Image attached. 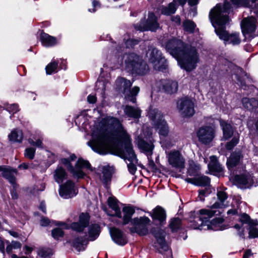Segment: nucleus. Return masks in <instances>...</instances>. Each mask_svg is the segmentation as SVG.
I'll use <instances>...</instances> for the list:
<instances>
[{
  "label": "nucleus",
  "mask_w": 258,
  "mask_h": 258,
  "mask_svg": "<svg viewBox=\"0 0 258 258\" xmlns=\"http://www.w3.org/2000/svg\"><path fill=\"white\" fill-rule=\"evenodd\" d=\"M38 254L42 258H50L52 254V250L49 248H41L38 250Z\"/></svg>",
  "instance_id": "45"
},
{
  "label": "nucleus",
  "mask_w": 258,
  "mask_h": 258,
  "mask_svg": "<svg viewBox=\"0 0 258 258\" xmlns=\"http://www.w3.org/2000/svg\"><path fill=\"white\" fill-rule=\"evenodd\" d=\"M150 215L153 219L158 221L160 225L166 223V214L165 211H152Z\"/></svg>",
  "instance_id": "30"
},
{
  "label": "nucleus",
  "mask_w": 258,
  "mask_h": 258,
  "mask_svg": "<svg viewBox=\"0 0 258 258\" xmlns=\"http://www.w3.org/2000/svg\"><path fill=\"white\" fill-rule=\"evenodd\" d=\"M124 63L125 70L133 74L144 75L149 71L147 64L135 53L126 54L124 56Z\"/></svg>",
  "instance_id": "4"
},
{
  "label": "nucleus",
  "mask_w": 258,
  "mask_h": 258,
  "mask_svg": "<svg viewBox=\"0 0 258 258\" xmlns=\"http://www.w3.org/2000/svg\"><path fill=\"white\" fill-rule=\"evenodd\" d=\"M57 62L55 61H52L48 64L45 68L46 74L47 75H51L52 73L57 72Z\"/></svg>",
  "instance_id": "48"
},
{
  "label": "nucleus",
  "mask_w": 258,
  "mask_h": 258,
  "mask_svg": "<svg viewBox=\"0 0 258 258\" xmlns=\"http://www.w3.org/2000/svg\"><path fill=\"white\" fill-rule=\"evenodd\" d=\"M148 115L158 130L161 138L166 137L169 133V128L166 122L163 119L161 112L156 108H150Z\"/></svg>",
  "instance_id": "6"
},
{
  "label": "nucleus",
  "mask_w": 258,
  "mask_h": 258,
  "mask_svg": "<svg viewBox=\"0 0 258 258\" xmlns=\"http://www.w3.org/2000/svg\"><path fill=\"white\" fill-rule=\"evenodd\" d=\"M252 256V253L251 252V250L247 249L245 251L243 255V258H250Z\"/></svg>",
  "instance_id": "59"
},
{
  "label": "nucleus",
  "mask_w": 258,
  "mask_h": 258,
  "mask_svg": "<svg viewBox=\"0 0 258 258\" xmlns=\"http://www.w3.org/2000/svg\"><path fill=\"white\" fill-rule=\"evenodd\" d=\"M6 109L13 113H16L19 110V106L16 104H8L6 106Z\"/></svg>",
  "instance_id": "53"
},
{
  "label": "nucleus",
  "mask_w": 258,
  "mask_h": 258,
  "mask_svg": "<svg viewBox=\"0 0 258 258\" xmlns=\"http://www.w3.org/2000/svg\"><path fill=\"white\" fill-rule=\"evenodd\" d=\"M249 237L250 238L258 237V222L256 221V224L253 225L250 224L249 225Z\"/></svg>",
  "instance_id": "46"
},
{
  "label": "nucleus",
  "mask_w": 258,
  "mask_h": 258,
  "mask_svg": "<svg viewBox=\"0 0 258 258\" xmlns=\"http://www.w3.org/2000/svg\"><path fill=\"white\" fill-rule=\"evenodd\" d=\"M35 152V150L34 148H27L25 150V156L30 159H32L34 157Z\"/></svg>",
  "instance_id": "52"
},
{
  "label": "nucleus",
  "mask_w": 258,
  "mask_h": 258,
  "mask_svg": "<svg viewBox=\"0 0 258 258\" xmlns=\"http://www.w3.org/2000/svg\"><path fill=\"white\" fill-rule=\"evenodd\" d=\"M168 163L172 167L183 169L185 167V160L180 151L173 149L165 151Z\"/></svg>",
  "instance_id": "9"
},
{
  "label": "nucleus",
  "mask_w": 258,
  "mask_h": 258,
  "mask_svg": "<svg viewBox=\"0 0 258 258\" xmlns=\"http://www.w3.org/2000/svg\"><path fill=\"white\" fill-rule=\"evenodd\" d=\"M50 223V220L47 218H43L40 221V225L42 226H46Z\"/></svg>",
  "instance_id": "56"
},
{
  "label": "nucleus",
  "mask_w": 258,
  "mask_h": 258,
  "mask_svg": "<svg viewBox=\"0 0 258 258\" xmlns=\"http://www.w3.org/2000/svg\"><path fill=\"white\" fill-rule=\"evenodd\" d=\"M137 43V41L136 40H128L126 42V45L127 47H129V45L131 44V46L134 45Z\"/></svg>",
  "instance_id": "62"
},
{
  "label": "nucleus",
  "mask_w": 258,
  "mask_h": 258,
  "mask_svg": "<svg viewBox=\"0 0 258 258\" xmlns=\"http://www.w3.org/2000/svg\"><path fill=\"white\" fill-rule=\"evenodd\" d=\"M185 181L200 186H208L210 184V179L209 177L205 175L198 176L195 178H187Z\"/></svg>",
  "instance_id": "22"
},
{
  "label": "nucleus",
  "mask_w": 258,
  "mask_h": 258,
  "mask_svg": "<svg viewBox=\"0 0 258 258\" xmlns=\"http://www.w3.org/2000/svg\"><path fill=\"white\" fill-rule=\"evenodd\" d=\"M242 102L243 106L248 110H251L257 105V101L254 98H243Z\"/></svg>",
  "instance_id": "40"
},
{
  "label": "nucleus",
  "mask_w": 258,
  "mask_h": 258,
  "mask_svg": "<svg viewBox=\"0 0 258 258\" xmlns=\"http://www.w3.org/2000/svg\"><path fill=\"white\" fill-rule=\"evenodd\" d=\"M96 87H98V90L100 89L104 92L106 88L105 82L103 81H98L96 82Z\"/></svg>",
  "instance_id": "54"
},
{
  "label": "nucleus",
  "mask_w": 258,
  "mask_h": 258,
  "mask_svg": "<svg viewBox=\"0 0 258 258\" xmlns=\"http://www.w3.org/2000/svg\"><path fill=\"white\" fill-rule=\"evenodd\" d=\"M200 169V167L199 165H194V166H192V165H190V167L188 169V173L190 176L195 175L197 174Z\"/></svg>",
  "instance_id": "51"
},
{
  "label": "nucleus",
  "mask_w": 258,
  "mask_h": 258,
  "mask_svg": "<svg viewBox=\"0 0 258 258\" xmlns=\"http://www.w3.org/2000/svg\"><path fill=\"white\" fill-rule=\"evenodd\" d=\"M239 221L242 224H246L249 226L250 224L256 225V220H252L249 216L246 213H242L239 216Z\"/></svg>",
  "instance_id": "42"
},
{
  "label": "nucleus",
  "mask_w": 258,
  "mask_h": 258,
  "mask_svg": "<svg viewBox=\"0 0 258 258\" xmlns=\"http://www.w3.org/2000/svg\"><path fill=\"white\" fill-rule=\"evenodd\" d=\"M40 40L42 44L45 47H51L57 43V40L55 37L51 36L44 32L41 33Z\"/></svg>",
  "instance_id": "26"
},
{
  "label": "nucleus",
  "mask_w": 258,
  "mask_h": 258,
  "mask_svg": "<svg viewBox=\"0 0 258 258\" xmlns=\"http://www.w3.org/2000/svg\"><path fill=\"white\" fill-rule=\"evenodd\" d=\"M149 165L150 167V168L151 169H152L153 170H155L157 169V167H156V165L153 160H149Z\"/></svg>",
  "instance_id": "63"
},
{
  "label": "nucleus",
  "mask_w": 258,
  "mask_h": 258,
  "mask_svg": "<svg viewBox=\"0 0 258 258\" xmlns=\"http://www.w3.org/2000/svg\"><path fill=\"white\" fill-rule=\"evenodd\" d=\"M217 195L218 200L212 205L211 208L213 209L226 208L227 204L225 203V201L227 199V194L224 191L218 190Z\"/></svg>",
  "instance_id": "23"
},
{
  "label": "nucleus",
  "mask_w": 258,
  "mask_h": 258,
  "mask_svg": "<svg viewBox=\"0 0 258 258\" xmlns=\"http://www.w3.org/2000/svg\"><path fill=\"white\" fill-rule=\"evenodd\" d=\"M88 243V241L86 237H78L75 239L73 242V246L78 251L85 250Z\"/></svg>",
  "instance_id": "34"
},
{
  "label": "nucleus",
  "mask_w": 258,
  "mask_h": 258,
  "mask_svg": "<svg viewBox=\"0 0 258 258\" xmlns=\"http://www.w3.org/2000/svg\"><path fill=\"white\" fill-rule=\"evenodd\" d=\"M231 9V4L228 2H225L223 6L220 4H217L211 10L209 19L215 28V32L219 38L223 40L225 44H231L235 45L240 42L239 34H229L223 29V27L229 21L228 14Z\"/></svg>",
  "instance_id": "2"
},
{
  "label": "nucleus",
  "mask_w": 258,
  "mask_h": 258,
  "mask_svg": "<svg viewBox=\"0 0 258 258\" xmlns=\"http://www.w3.org/2000/svg\"><path fill=\"white\" fill-rule=\"evenodd\" d=\"M91 136L92 140L87 144L94 151L105 154L113 151L115 155L130 162L128 171L135 173L137 159L132 139L118 119L109 116L102 118L94 125Z\"/></svg>",
  "instance_id": "1"
},
{
  "label": "nucleus",
  "mask_w": 258,
  "mask_h": 258,
  "mask_svg": "<svg viewBox=\"0 0 258 258\" xmlns=\"http://www.w3.org/2000/svg\"><path fill=\"white\" fill-rule=\"evenodd\" d=\"M13 249V246L11 244H9L6 247V251L8 253L10 254L12 252Z\"/></svg>",
  "instance_id": "64"
},
{
  "label": "nucleus",
  "mask_w": 258,
  "mask_h": 258,
  "mask_svg": "<svg viewBox=\"0 0 258 258\" xmlns=\"http://www.w3.org/2000/svg\"><path fill=\"white\" fill-rule=\"evenodd\" d=\"M196 26L194 22L189 20H185L183 23L184 30L190 33L194 32Z\"/></svg>",
  "instance_id": "47"
},
{
  "label": "nucleus",
  "mask_w": 258,
  "mask_h": 258,
  "mask_svg": "<svg viewBox=\"0 0 258 258\" xmlns=\"http://www.w3.org/2000/svg\"><path fill=\"white\" fill-rule=\"evenodd\" d=\"M169 226L173 232L177 231L181 226L180 219L178 218H175L171 219Z\"/></svg>",
  "instance_id": "44"
},
{
  "label": "nucleus",
  "mask_w": 258,
  "mask_h": 258,
  "mask_svg": "<svg viewBox=\"0 0 258 258\" xmlns=\"http://www.w3.org/2000/svg\"><path fill=\"white\" fill-rule=\"evenodd\" d=\"M54 180L58 183H61L67 177L65 170L61 167H58L53 173Z\"/></svg>",
  "instance_id": "29"
},
{
  "label": "nucleus",
  "mask_w": 258,
  "mask_h": 258,
  "mask_svg": "<svg viewBox=\"0 0 258 258\" xmlns=\"http://www.w3.org/2000/svg\"><path fill=\"white\" fill-rule=\"evenodd\" d=\"M134 225L130 228L132 233H137L139 235H146L148 233V225H149L150 220L146 217H141L140 219L135 218L131 221Z\"/></svg>",
  "instance_id": "11"
},
{
  "label": "nucleus",
  "mask_w": 258,
  "mask_h": 258,
  "mask_svg": "<svg viewBox=\"0 0 258 258\" xmlns=\"http://www.w3.org/2000/svg\"><path fill=\"white\" fill-rule=\"evenodd\" d=\"M220 211H199L198 218L203 222H206L214 217L210 221L212 229L217 230L216 227L224 222V218L220 215Z\"/></svg>",
  "instance_id": "8"
},
{
  "label": "nucleus",
  "mask_w": 258,
  "mask_h": 258,
  "mask_svg": "<svg viewBox=\"0 0 258 258\" xmlns=\"http://www.w3.org/2000/svg\"><path fill=\"white\" fill-rule=\"evenodd\" d=\"M76 158L75 154H72L70 156V158L61 159V163L66 166L74 177L82 178L84 177L85 174L81 170V168H86L91 169V165L87 161L79 159L76 164L75 168H74L70 162L71 161L75 160Z\"/></svg>",
  "instance_id": "5"
},
{
  "label": "nucleus",
  "mask_w": 258,
  "mask_h": 258,
  "mask_svg": "<svg viewBox=\"0 0 258 258\" xmlns=\"http://www.w3.org/2000/svg\"><path fill=\"white\" fill-rule=\"evenodd\" d=\"M138 145L139 148L143 151L145 152L149 159V156L152 154V150L154 148V145L151 142H147L142 139H139L138 141Z\"/></svg>",
  "instance_id": "27"
},
{
  "label": "nucleus",
  "mask_w": 258,
  "mask_h": 258,
  "mask_svg": "<svg viewBox=\"0 0 258 258\" xmlns=\"http://www.w3.org/2000/svg\"><path fill=\"white\" fill-rule=\"evenodd\" d=\"M171 20L178 25L180 23V18L178 15L171 17Z\"/></svg>",
  "instance_id": "61"
},
{
  "label": "nucleus",
  "mask_w": 258,
  "mask_h": 258,
  "mask_svg": "<svg viewBox=\"0 0 258 258\" xmlns=\"http://www.w3.org/2000/svg\"><path fill=\"white\" fill-rule=\"evenodd\" d=\"M207 190H199V198L201 201H204V197L206 195Z\"/></svg>",
  "instance_id": "60"
},
{
  "label": "nucleus",
  "mask_w": 258,
  "mask_h": 258,
  "mask_svg": "<svg viewBox=\"0 0 258 258\" xmlns=\"http://www.w3.org/2000/svg\"><path fill=\"white\" fill-rule=\"evenodd\" d=\"M235 182L241 188L248 187L253 182L252 176L247 172L235 176Z\"/></svg>",
  "instance_id": "19"
},
{
  "label": "nucleus",
  "mask_w": 258,
  "mask_h": 258,
  "mask_svg": "<svg viewBox=\"0 0 258 258\" xmlns=\"http://www.w3.org/2000/svg\"><path fill=\"white\" fill-rule=\"evenodd\" d=\"M160 27L158 18L152 12H149L148 19L146 21L142 20L135 25V28L141 31H155Z\"/></svg>",
  "instance_id": "10"
},
{
  "label": "nucleus",
  "mask_w": 258,
  "mask_h": 258,
  "mask_svg": "<svg viewBox=\"0 0 258 258\" xmlns=\"http://www.w3.org/2000/svg\"><path fill=\"white\" fill-rule=\"evenodd\" d=\"M135 211H114L116 217L121 218L123 215V224H127L133 216Z\"/></svg>",
  "instance_id": "33"
},
{
  "label": "nucleus",
  "mask_w": 258,
  "mask_h": 258,
  "mask_svg": "<svg viewBox=\"0 0 258 258\" xmlns=\"http://www.w3.org/2000/svg\"><path fill=\"white\" fill-rule=\"evenodd\" d=\"M240 158V153H237L232 154L227 161V164L228 168L230 169L235 166L239 163Z\"/></svg>",
  "instance_id": "38"
},
{
  "label": "nucleus",
  "mask_w": 258,
  "mask_h": 258,
  "mask_svg": "<svg viewBox=\"0 0 258 258\" xmlns=\"http://www.w3.org/2000/svg\"><path fill=\"white\" fill-rule=\"evenodd\" d=\"M23 133L21 130H15L12 132L9 136L10 141L21 142L23 139Z\"/></svg>",
  "instance_id": "39"
},
{
  "label": "nucleus",
  "mask_w": 258,
  "mask_h": 258,
  "mask_svg": "<svg viewBox=\"0 0 258 258\" xmlns=\"http://www.w3.org/2000/svg\"><path fill=\"white\" fill-rule=\"evenodd\" d=\"M125 114L134 119H139L141 116L142 111L138 107L126 105L123 109Z\"/></svg>",
  "instance_id": "24"
},
{
  "label": "nucleus",
  "mask_w": 258,
  "mask_h": 258,
  "mask_svg": "<svg viewBox=\"0 0 258 258\" xmlns=\"http://www.w3.org/2000/svg\"><path fill=\"white\" fill-rule=\"evenodd\" d=\"M177 108L183 117L191 116L195 113L194 103L188 98L181 99L178 103Z\"/></svg>",
  "instance_id": "13"
},
{
  "label": "nucleus",
  "mask_w": 258,
  "mask_h": 258,
  "mask_svg": "<svg viewBox=\"0 0 258 258\" xmlns=\"http://www.w3.org/2000/svg\"><path fill=\"white\" fill-rule=\"evenodd\" d=\"M220 125L223 130V137L225 140L229 139L233 134V130L230 124L224 120L220 121Z\"/></svg>",
  "instance_id": "28"
},
{
  "label": "nucleus",
  "mask_w": 258,
  "mask_h": 258,
  "mask_svg": "<svg viewBox=\"0 0 258 258\" xmlns=\"http://www.w3.org/2000/svg\"><path fill=\"white\" fill-rule=\"evenodd\" d=\"M89 219L90 216L89 214L87 213H83L80 215L79 221L72 223L71 227L75 231L82 232L88 226Z\"/></svg>",
  "instance_id": "20"
},
{
  "label": "nucleus",
  "mask_w": 258,
  "mask_h": 258,
  "mask_svg": "<svg viewBox=\"0 0 258 258\" xmlns=\"http://www.w3.org/2000/svg\"><path fill=\"white\" fill-rule=\"evenodd\" d=\"M87 100L90 103H94L96 101V97L94 95H89L87 97Z\"/></svg>",
  "instance_id": "58"
},
{
  "label": "nucleus",
  "mask_w": 258,
  "mask_h": 258,
  "mask_svg": "<svg viewBox=\"0 0 258 258\" xmlns=\"http://www.w3.org/2000/svg\"><path fill=\"white\" fill-rule=\"evenodd\" d=\"M110 233L113 241L117 244L124 245L127 242L126 236L117 228H112Z\"/></svg>",
  "instance_id": "21"
},
{
  "label": "nucleus",
  "mask_w": 258,
  "mask_h": 258,
  "mask_svg": "<svg viewBox=\"0 0 258 258\" xmlns=\"http://www.w3.org/2000/svg\"><path fill=\"white\" fill-rule=\"evenodd\" d=\"M151 59L152 64L155 70L163 71L166 69L167 67L166 60L162 56L157 60H155L153 57Z\"/></svg>",
  "instance_id": "31"
},
{
  "label": "nucleus",
  "mask_w": 258,
  "mask_h": 258,
  "mask_svg": "<svg viewBox=\"0 0 258 258\" xmlns=\"http://www.w3.org/2000/svg\"><path fill=\"white\" fill-rule=\"evenodd\" d=\"M157 87L160 90L169 94H172L177 91L178 83L172 80H162L156 83Z\"/></svg>",
  "instance_id": "16"
},
{
  "label": "nucleus",
  "mask_w": 258,
  "mask_h": 258,
  "mask_svg": "<svg viewBox=\"0 0 258 258\" xmlns=\"http://www.w3.org/2000/svg\"><path fill=\"white\" fill-rule=\"evenodd\" d=\"M11 244L13 246V249L20 248L21 247V243L18 241H13Z\"/></svg>",
  "instance_id": "57"
},
{
  "label": "nucleus",
  "mask_w": 258,
  "mask_h": 258,
  "mask_svg": "<svg viewBox=\"0 0 258 258\" xmlns=\"http://www.w3.org/2000/svg\"><path fill=\"white\" fill-rule=\"evenodd\" d=\"M161 146L164 150L168 151L173 147L175 145V141L172 140L170 139H167L165 140H162L160 142Z\"/></svg>",
  "instance_id": "43"
},
{
  "label": "nucleus",
  "mask_w": 258,
  "mask_h": 258,
  "mask_svg": "<svg viewBox=\"0 0 258 258\" xmlns=\"http://www.w3.org/2000/svg\"><path fill=\"white\" fill-rule=\"evenodd\" d=\"M177 10V7L175 3L171 2L166 6H162L161 8V13L162 14L169 16L175 13Z\"/></svg>",
  "instance_id": "35"
},
{
  "label": "nucleus",
  "mask_w": 258,
  "mask_h": 258,
  "mask_svg": "<svg viewBox=\"0 0 258 258\" xmlns=\"http://www.w3.org/2000/svg\"><path fill=\"white\" fill-rule=\"evenodd\" d=\"M199 141L204 144L211 142L215 137L214 129L210 126L201 127L197 132Z\"/></svg>",
  "instance_id": "14"
},
{
  "label": "nucleus",
  "mask_w": 258,
  "mask_h": 258,
  "mask_svg": "<svg viewBox=\"0 0 258 258\" xmlns=\"http://www.w3.org/2000/svg\"><path fill=\"white\" fill-rule=\"evenodd\" d=\"M210 162L208 164L209 170L212 172H220L222 171V167L218 162L217 158L215 156L210 157Z\"/></svg>",
  "instance_id": "32"
},
{
  "label": "nucleus",
  "mask_w": 258,
  "mask_h": 258,
  "mask_svg": "<svg viewBox=\"0 0 258 258\" xmlns=\"http://www.w3.org/2000/svg\"><path fill=\"white\" fill-rule=\"evenodd\" d=\"M257 20L253 17L244 18L241 23V27L243 34L245 37L251 35L256 30Z\"/></svg>",
  "instance_id": "15"
},
{
  "label": "nucleus",
  "mask_w": 258,
  "mask_h": 258,
  "mask_svg": "<svg viewBox=\"0 0 258 258\" xmlns=\"http://www.w3.org/2000/svg\"><path fill=\"white\" fill-rule=\"evenodd\" d=\"M100 226L98 224H92L89 227V237L90 240H94L98 237L100 233Z\"/></svg>",
  "instance_id": "36"
},
{
  "label": "nucleus",
  "mask_w": 258,
  "mask_h": 258,
  "mask_svg": "<svg viewBox=\"0 0 258 258\" xmlns=\"http://www.w3.org/2000/svg\"><path fill=\"white\" fill-rule=\"evenodd\" d=\"M64 232L63 230L59 228H56L53 229L51 231L52 236L55 239H58L60 237L63 236Z\"/></svg>",
  "instance_id": "49"
},
{
  "label": "nucleus",
  "mask_w": 258,
  "mask_h": 258,
  "mask_svg": "<svg viewBox=\"0 0 258 258\" xmlns=\"http://www.w3.org/2000/svg\"><path fill=\"white\" fill-rule=\"evenodd\" d=\"M2 176L8 179L12 184H14L16 181V178L13 175L12 172L4 166V169L2 170Z\"/></svg>",
  "instance_id": "41"
},
{
  "label": "nucleus",
  "mask_w": 258,
  "mask_h": 258,
  "mask_svg": "<svg viewBox=\"0 0 258 258\" xmlns=\"http://www.w3.org/2000/svg\"><path fill=\"white\" fill-rule=\"evenodd\" d=\"M109 207L112 210H140L139 208L131 204H123L120 203L115 197H110L107 200Z\"/></svg>",
  "instance_id": "18"
},
{
  "label": "nucleus",
  "mask_w": 258,
  "mask_h": 258,
  "mask_svg": "<svg viewBox=\"0 0 258 258\" xmlns=\"http://www.w3.org/2000/svg\"><path fill=\"white\" fill-rule=\"evenodd\" d=\"M132 85V83L124 78H118L115 81V85L116 87L119 89H123V93L125 94V97L130 101L135 103L136 101V96L137 95L140 91L138 87H134L132 90L128 91V89L130 88Z\"/></svg>",
  "instance_id": "7"
},
{
  "label": "nucleus",
  "mask_w": 258,
  "mask_h": 258,
  "mask_svg": "<svg viewBox=\"0 0 258 258\" xmlns=\"http://www.w3.org/2000/svg\"><path fill=\"white\" fill-rule=\"evenodd\" d=\"M113 173V168L109 166H100L96 171V174L98 176L100 180L106 188L108 187Z\"/></svg>",
  "instance_id": "12"
},
{
  "label": "nucleus",
  "mask_w": 258,
  "mask_h": 258,
  "mask_svg": "<svg viewBox=\"0 0 258 258\" xmlns=\"http://www.w3.org/2000/svg\"><path fill=\"white\" fill-rule=\"evenodd\" d=\"M165 47L175 57L180 67L187 71L195 69L200 61L197 49L194 47L185 45L180 40L172 38L165 44Z\"/></svg>",
  "instance_id": "3"
},
{
  "label": "nucleus",
  "mask_w": 258,
  "mask_h": 258,
  "mask_svg": "<svg viewBox=\"0 0 258 258\" xmlns=\"http://www.w3.org/2000/svg\"><path fill=\"white\" fill-rule=\"evenodd\" d=\"M147 55L149 59V61L151 64L152 61L151 59L152 57L154 58L155 60H157L162 56L161 52L159 50L152 46H150L149 48Z\"/></svg>",
  "instance_id": "37"
},
{
  "label": "nucleus",
  "mask_w": 258,
  "mask_h": 258,
  "mask_svg": "<svg viewBox=\"0 0 258 258\" xmlns=\"http://www.w3.org/2000/svg\"><path fill=\"white\" fill-rule=\"evenodd\" d=\"M239 138L236 136L234 137L232 140L227 143L226 145V149L228 150H232L238 143Z\"/></svg>",
  "instance_id": "50"
},
{
  "label": "nucleus",
  "mask_w": 258,
  "mask_h": 258,
  "mask_svg": "<svg viewBox=\"0 0 258 258\" xmlns=\"http://www.w3.org/2000/svg\"><path fill=\"white\" fill-rule=\"evenodd\" d=\"M29 142L31 145H33L34 146H36V147H37L38 148H42V143L41 141L40 140H38L36 142H34L32 140H29Z\"/></svg>",
  "instance_id": "55"
},
{
  "label": "nucleus",
  "mask_w": 258,
  "mask_h": 258,
  "mask_svg": "<svg viewBox=\"0 0 258 258\" xmlns=\"http://www.w3.org/2000/svg\"><path fill=\"white\" fill-rule=\"evenodd\" d=\"M78 193L74 183L68 180L65 183L60 185L59 194L63 199H69L75 196Z\"/></svg>",
  "instance_id": "17"
},
{
  "label": "nucleus",
  "mask_w": 258,
  "mask_h": 258,
  "mask_svg": "<svg viewBox=\"0 0 258 258\" xmlns=\"http://www.w3.org/2000/svg\"><path fill=\"white\" fill-rule=\"evenodd\" d=\"M154 235L160 247L164 250H167L168 245L165 240V231L162 229H158L154 232Z\"/></svg>",
  "instance_id": "25"
}]
</instances>
